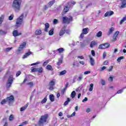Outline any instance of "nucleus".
Here are the masks:
<instances>
[{
    "mask_svg": "<svg viewBox=\"0 0 126 126\" xmlns=\"http://www.w3.org/2000/svg\"><path fill=\"white\" fill-rule=\"evenodd\" d=\"M58 23H59V20L56 19H54L53 24H54V25H56V24H58Z\"/></svg>",
    "mask_w": 126,
    "mask_h": 126,
    "instance_id": "nucleus-46",
    "label": "nucleus"
},
{
    "mask_svg": "<svg viewBox=\"0 0 126 126\" xmlns=\"http://www.w3.org/2000/svg\"><path fill=\"white\" fill-rule=\"evenodd\" d=\"M69 8H70V7L68 5V3H67L66 4H65L64 8L63 9V11L64 13L66 12H68V10H69Z\"/></svg>",
    "mask_w": 126,
    "mask_h": 126,
    "instance_id": "nucleus-11",
    "label": "nucleus"
},
{
    "mask_svg": "<svg viewBox=\"0 0 126 126\" xmlns=\"http://www.w3.org/2000/svg\"><path fill=\"white\" fill-rule=\"evenodd\" d=\"M90 63L91 65L93 66L95 64V62H94V59L92 57H90Z\"/></svg>",
    "mask_w": 126,
    "mask_h": 126,
    "instance_id": "nucleus-27",
    "label": "nucleus"
},
{
    "mask_svg": "<svg viewBox=\"0 0 126 126\" xmlns=\"http://www.w3.org/2000/svg\"><path fill=\"white\" fill-rule=\"evenodd\" d=\"M49 36H53L54 35V29H51L48 32Z\"/></svg>",
    "mask_w": 126,
    "mask_h": 126,
    "instance_id": "nucleus-26",
    "label": "nucleus"
},
{
    "mask_svg": "<svg viewBox=\"0 0 126 126\" xmlns=\"http://www.w3.org/2000/svg\"><path fill=\"white\" fill-rule=\"evenodd\" d=\"M113 79H114V77H113L110 76L109 78V81H113Z\"/></svg>",
    "mask_w": 126,
    "mask_h": 126,
    "instance_id": "nucleus-64",
    "label": "nucleus"
},
{
    "mask_svg": "<svg viewBox=\"0 0 126 126\" xmlns=\"http://www.w3.org/2000/svg\"><path fill=\"white\" fill-rule=\"evenodd\" d=\"M101 83L102 86H104L106 84V82L103 79L101 80Z\"/></svg>",
    "mask_w": 126,
    "mask_h": 126,
    "instance_id": "nucleus-49",
    "label": "nucleus"
},
{
    "mask_svg": "<svg viewBox=\"0 0 126 126\" xmlns=\"http://www.w3.org/2000/svg\"><path fill=\"white\" fill-rule=\"evenodd\" d=\"M70 96L71 97V98H73L75 97V96H76V93L75 92V91H73L71 94H70Z\"/></svg>",
    "mask_w": 126,
    "mask_h": 126,
    "instance_id": "nucleus-28",
    "label": "nucleus"
},
{
    "mask_svg": "<svg viewBox=\"0 0 126 126\" xmlns=\"http://www.w3.org/2000/svg\"><path fill=\"white\" fill-rule=\"evenodd\" d=\"M71 101V99H70V98L68 97L67 98V100L64 102V106H66V105H68V103H69V102H70Z\"/></svg>",
    "mask_w": 126,
    "mask_h": 126,
    "instance_id": "nucleus-22",
    "label": "nucleus"
},
{
    "mask_svg": "<svg viewBox=\"0 0 126 126\" xmlns=\"http://www.w3.org/2000/svg\"><path fill=\"white\" fill-rule=\"evenodd\" d=\"M27 107H28V104H26L24 107H21L20 108L21 112H23V111H25L26 109L27 108Z\"/></svg>",
    "mask_w": 126,
    "mask_h": 126,
    "instance_id": "nucleus-23",
    "label": "nucleus"
},
{
    "mask_svg": "<svg viewBox=\"0 0 126 126\" xmlns=\"http://www.w3.org/2000/svg\"><path fill=\"white\" fill-rule=\"evenodd\" d=\"M26 46V42H24L22 43L21 45H20V46L18 48V49L17 50V54H20V52L23 50L24 48H25Z\"/></svg>",
    "mask_w": 126,
    "mask_h": 126,
    "instance_id": "nucleus-6",
    "label": "nucleus"
},
{
    "mask_svg": "<svg viewBox=\"0 0 126 126\" xmlns=\"http://www.w3.org/2000/svg\"><path fill=\"white\" fill-rule=\"evenodd\" d=\"M4 16L3 15H1L0 17V24H1L2 23V21H3V18Z\"/></svg>",
    "mask_w": 126,
    "mask_h": 126,
    "instance_id": "nucleus-44",
    "label": "nucleus"
},
{
    "mask_svg": "<svg viewBox=\"0 0 126 126\" xmlns=\"http://www.w3.org/2000/svg\"><path fill=\"white\" fill-rule=\"evenodd\" d=\"M117 35H113V41H117Z\"/></svg>",
    "mask_w": 126,
    "mask_h": 126,
    "instance_id": "nucleus-59",
    "label": "nucleus"
},
{
    "mask_svg": "<svg viewBox=\"0 0 126 126\" xmlns=\"http://www.w3.org/2000/svg\"><path fill=\"white\" fill-rule=\"evenodd\" d=\"M55 2H56V1L55 0H51L49 2H48V5L49 6V7H51V6H52V5H53V4L55 3Z\"/></svg>",
    "mask_w": 126,
    "mask_h": 126,
    "instance_id": "nucleus-24",
    "label": "nucleus"
},
{
    "mask_svg": "<svg viewBox=\"0 0 126 126\" xmlns=\"http://www.w3.org/2000/svg\"><path fill=\"white\" fill-rule=\"evenodd\" d=\"M20 74H21V72H20V71H19L17 72L16 73V77H18L19 76V75H20Z\"/></svg>",
    "mask_w": 126,
    "mask_h": 126,
    "instance_id": "nucleus-56",
    "label": "nucleus"
},
{
    "mask_svg": "<svg viewBox=\"0 0 126 126\" xmlns=\"http://www.w3.org/2000/svg\"><path fill=\"white\" fill-rule=\"evenodd\" d=\"M25 125H27V121H25L24 122H23L22 124H21V126H25Z\"/></svg>",
    "mask_w": 126,
    "mask_h": 126,
    "instance_id": "nucleus-58",
    "label": "nucleus"
},
{
    "mask_svg": "<svg viewBox=\"0 0 126 126\" xmlns=\"http://www.w3.org/2000/svg\"><path fill=\"white\" fill-rule=\"evenodd\" d=\"M49 7H50V6L49 5L48 6V5H45L44 6V9L45 10H47V9H48V8H49Z\"/></svg>",
    "mask_w": 126,
    "mask_h": 126,
    "instance_id": "nucleus-61",
    "label": "nucleus"
},
{
    "mask_svg": "<svg viewBox=\"0 0 126 126\" xmlns=\"http://www.w3.org/2000/svg\"><path fill=\"white\" fill-rule=\"evenodd\" d=\"M49 99L51 102H54L55 101V96L54 94H50L49 95Z\"/></svg>",
    "mask_w": 126,
    "mask_h": 126,
    "instance_id": "nucleus-21",
    "label": "nucleus"
},
{
    "mask_svg": "<svg viewBox=\"0 0 126 126\" xmlns=\"http://www.w3.org/2000/svg\"><path fill=\"white\" fill-rule=\"evenodd\" d=\"M45 29H44V31L45 32H48V29H49V28L50 27V24H49V23H46L45 24Z\"/></svg>",
    "mask_w": 126,
    "mask_h": 126,
    "instance_id": "nucleus-19",
    "label": "nucleus"
},
{
    "mask_svg": "<svg viewBox=\"0 0 126 126\" xmlns=\"http://www.w3.org/2000/svg\"><path fill=\"white\" fill-rule=\"evenodd\" d=\"M49 85L50 87L48 88L49 90H54V86L56 85V82L55 81V80L51 81L49 83Z\"/></svg>",
    "mask_w": 126,
    "mask_h": 126,
    "instance_id": "nucleus-7",
    "label": "nucleus"
},
{
    "mask_svg": "<svg viewBox=\"0 0 126 126\" xmlns=\"http://www.w3.org/2000/svg\"><path fill=\"white\" fill-rule=\"evenodd\" d=\"M113 66H109V68L108 69V71L109 72H111L112 71V70H113Z\"/></svg>",
    "mask_w": 126,
    "mask_h": 126,
    "instance_id": "nucleus-52",
    "label": "nucleus"
},
{
    "mask_svg": "<svg viewBox=\"0 0 126 126\" xmlns=\"http://www.w3.org/2000/svg\"><path fill=\"white\" fill-rule=\"evenodd\" d=\"M87 30H88V28L83 29L82 30L83 33L84 34H87V33H88V32L87 31Z\"/></svg>",
    "mask_w": 126,
    "mask_h": 126,
    "instance_id": "nucleus-40",
    "label": "nucleus"
},
{
    "mask_svg": "<svg viewBox=\"0 0 126 126\" xmlns=\"http://www.w3.org/2000/svg\"><path fill=\"white\" fill-rule=\"evenodd\" d=\"M122 1V5L120 6V8H124L126 7V0H121Z\"/></svg>",
    "mask_w": 126,
    "mask_h": 126,
    "instance_id": "nucleus-16",
    "label": "nucleus"
},
{
    "mask_svg": "<svg viewBox=\"0 0 126 126\" xmlns=\"http://www.w3.org/2000/svg\"><path fill=\"white\" fill-rule=\"evenodd\" d=\"M14 119V117H13V115H11L9 116V121H10V122H11V121H13Z\"/></svg>",
    "mask_w": 126,
    "mask_h": 126,
    "instance_id": "nucleus-47",
    "label": "nucleus"
},
{
    "mask_svg": "<svg viewBox=\"0 0 126 126\" xmlns=\"http://www.w3.org/2000/svg\"><path fill=\"white\" fill-rule=\"evenodd\" d=\"M12 83H13V76L11 75L8 78L6 87H7V88H10L11 87V84H12Z\"/></svg>",
    "mask_w": 126,
    "mask_h": 126,
    "instance_id": "nucleus-5",
    "label": "nucleus"
},
{
    "mask_svg": "<svg viewBox=\"0 0 126 126\" xmlns=\"http://www.w3.org/2000/svg\"><path fill=\"white\" fill-rule=\"evenodd\" d=\"M126 87H124L123 88L122 90H120L117 92V93L116 94H122V93H123V92H124V90L126 89Z\"/></svg>",
    "mask_w": 126,
    "mask_h": 126,
    "instance_id": "nucleus-31",
    "label": "nucleus"
},
{
    "mask_svg": "<svg viewBox=\"0 0 126 126\" xmlns=\"http://www.w3.org/2000/svg\"><path fill=\"white\" fill-rule=\"evenodd\" d=\"M80 5L81 6V8H82L83 7H84L85 5H86V3H85V2H81L80 3Z\"/></svg>",
    "mask_w": 126,
    "mask_h": 126,
    "instance_id": "nucleus-36",
    "label": "nucleus"
},
{
    "mask_svg": "<svg viewBox=\"0 0 126 126\" xmlns=\"http://www.w3.org/2000/svg\"><path fill=\"white\" fill-rule=\"evenodd\" d=\"M114 31H115V28L111 27L110 29H109V30L108 31L107 35L110 36L111 34H113V32H114Z\"/></svg>",
    "mask_w": 126,
    "mask_h": 126,
    "instance_id": "nucleus-13",
    "label": "nucleus"
},
{
    "mask_svg": "<svg viewBox=\"0 0 126 126\" xmlns=\"http://www.w3.org/2000/svg\"><path fill=\"white\" fill-rule=\"evenodd\" d=\"M57 51H58L59 53L60 54H61V53H63V51H64V49L63 48H61L57 49Z\"/></svg>",
    "mask_w": 126,
    "mask_h": 126,
    "instance_id": "nucleus-42",
    "label": "nucleus"
},
{
    "mask_svg": "<svg viewBox=\"0 0 126 126\" xmlns=\"http://www.w3.org/2000/svg\"><path fill=\"white\" fill-rule=\"evenodd\" d=\"M27 85H29L30 87H33L34 86V83L33 82H30L27 84Z\"/></svg>",
    "mask_w": 126,
    "mask_h": 126,
    "instance_id": "nucleus-37",
    "label": "nucleus"
},
{
    "mask_svg": "<svg viewBox=\"0 0 126 126\" xmlns=\"http://www.w3.org/2000/svg\"><path fill=\"white\" fill-rule=\"evenodd\" d=\"M65 90H66V89H65L64 88V89L61 91L62 94H64V93L65 92Z\"/></svg>",
    "mask_w": 126,
    "mask_h": 126,
    "instance_id": "nucleus-63",
    "label": "nucleus"
},
{
    "mask_svg": "<svg viewBox=\"0 0 126 126\" xmlns=\"http://www.w3.org/2000/svg\"><path fill=\"white\" fill-rule=\"evenodd\" d=\"M96 37H98V38H100V37H102V32H98V33L96 34Z\"/></svg>",
    "mask_w": 126,
    "mask_h": 126,
    "instance_id": "nucleus-39",
    "label": "nucleus"
},
{
    "mask_svg": "<svg viewBox=\"0 0 126 126\" xmlns=\"http://www.w3.org/2000/svg\"><path fill=\"white\" fill-rule=\"evenodd\" d=\"M46 69H48V70H51L53 71L54 69H53V67H52V65H47L46 66Z\"/></svg>",
    "mask_w": 126,
    "mask_h": 126,
    "instance_id": "nucleus-30",
    "label": "nucleus"
},
{
    "mask_svg": "<svg viewBox=\"0 0 126 126\" xmlns=\"http://www.w3.org/2000/svg\"><path fill=\"white\" fill-rule=\"evenodd\" d=\"M68 5L71 7V6H73V5H74L75 4H76V2L73 1V0H71L69 2H68V3H67Z\"/></svg>",
    "mask_w": 126,
    "mask_h": 126,
    "instance_id": "nucleus-18",
    "label": "nucleus"
},
{
    "mask_svg": "<svg viewBox=\"0 0 126 126\" xmlns=\"http://www.w3.org/2000/svg\"><path fill=\"white\" fill-rule=\"evenodd\" d=\"M62 19L63 23L64 24H65V23H66L67 24H69L70 22L73 21V19L71 16H69V18L67 17H63Z\"/></svg>",
    "mask_w": 126,
    "mask_h": 126,
    "instance_id": "nucleus-4",
    "label": "nucleus"
},
{
    "mask_svg": "<svg viewBox=\"0 0 126 126\" xmlns=\"http://www.w3.org/2000/svg\"><path fill=\"white\" fill-rule=\"evenodd\" d=\"M6 102H7L6 99H3L1 101V105H3V104H5V103H6Z\"/></svg>",
    "mask_w": 126,
    "mask_h": 126,
    "instance_id": "nucleus-50",
    "label": "nucleus"
},
{
    "mask_svg": "<svg viewBox=\"0 0 126 126\" xmlns=\"http://www.w3.org/2000/svg\"><path fill=\"white\" fill-rule=\"evenodd\" d=\"M63 56H62L58 60L57 65H61V64L63 63Z\"/></svg>",
    "mask_w": 126,
    "mask_h": 126,
    "instance_id": "nucleus-17",
    "label": "nucleus"
},
{
    "mask_svg": "<svg viewBox=\"0 0 126 126\" xmlns=\"http://www.w3.org/2000/svg\"><path fill=\"white\" fill-rule=\"evenodd\" d=\"M80 44H81V47L82 48H84V47H86V46H87V45H88V44L85 42V41H84V42H80Z\"/></svg>",
    "mask_w": 126,
    "mask_h": 126,
    "instance_id": "nucleus-25",
    "label": "nucleus"
},
{
    "mask_svg": "<svg viewBox=\"0 0 126 126\" xmlns=\"http://www.w3.org/2000/svg\"><path fill=\"white\" fill-rule=\"evenodd\" d=\"M124 56H121V57L118 58L117 59L118 63H121V61H122V60H124Z\"/></svg>",
    "mask_w": 126,
    "mask_h": 126,
    "instance_id": "nucleus-41",
    "label": "nucleus"
},
{
    "mask_svg": "<svg viewBox=\"0 0 126 126\" xmlns=\"http://www.w3.org/2000/svg\"><path fill=\"white\" fill-rule=\"evenodd\" d=\"M35 35H41L42 34V31L41 30H37L35 32Z\"/></svg>",
    "mask_w": 126,
    "mask_h": 126,
    "instance_id": "nucleus-29",
    "label": "nucleus"
},
{
    "mask_svg": "<svg viewBox=\"0 0 126 126\" xmlns=\"http://www.w3.org/2000/svg\"><path fill=\"white\" fill-rule=\"evenodd\" d=\"M126 17H124L123 18V19H122V20L120 21V25H122V24H123V23H124V22L125 21H126Z\"/></svg>",
    "mask_w": 126,
    "mask_h": 126,
    "instance_id": "nucleus-34",
    "label": "nucleus"
},
{
    "mask_svg": "<svg viewBox=\"0 0 126 126\" xmlns=\"http://www.w3.org/2000/svg\"><path fill=\"white\" fill-rule=\"evenodd\" d=\"M47 102V96H46L41 102V104H44Z\"/></svg>",
    "mask_w": 126,
    "mask_h": 126,
    "instance_id": "nucleus-45",
    "label": "nucleus"
},
{
    "mask_svg": "<svg viewBox=\"0 0 126 126\" xmlns=\"http://www.w3.org/2000/svg\"><path fill=\"white\" fill-rule=\"evenodd\" d=\"M7 33V32L0 30V35H5Z\"/></svg>",
    "mask_w": 126,
    "mask_h": 126,
    "instance_id": "nucleus-32",
    "label": "nucleus"
},
{
    "mask_svg": "<svg viewBox=\"0 0 126 126\" xmlns=\"http://www.w3.org/2000/svg\"><path fill=\"white\" fill-rule=\"evenodd\" d=\"M94 85L93 83L90 84V88L89 89V91L90 92H91L92 91H93V87H94Z\"/></svg>",
    "mask_w": 126,
    "mask_h": 126,
    "instance_id": "nucleus-33",
    "label": "nucleus"
},
{
    "mask_svg": "<svg viewBox=\"0 0 126 126\" xmlns=\"http://www.w3.org/2000/svg\"><path fill=\"white\" fill-rule=\"evenodd\" d=\"M83 79V75L80 74L79 76L77 79V80L78 81H81V80H82Z\"/></svg>",
    "mask_w": 126,
    "mask_h": 126,
    "instance_id": "nucleus-35",
    "label": "nucleus"
},
{
    "mask_svg": "<svg viewBox=\"0 0 126 126\" xmlns=\"http://www.w3.org/2000/svg\"><path fill=\"white\" fill-rule=\"evenodd\" d=\"M14 16H13V15H11L9 17V20H12V19H13V17Z\"/></svg>",
    "mask_w": 126,
    "mask_h": 126,
    "instance_id": "nucleus-53",
    "label": "nucleus"
},
{
    "mask_svg": "<svg viewBox=\"0 0 126 126\" xmlns=\"http://www.w3.org/2000/svg\"><path fill=\"white\" fill-rule=\"evenodd\" d=\"M64 33H65V27H63L61 30L59 35L60 36H63L64 35Z\"/></svg>",
    "mask_w": 126,
    "mask_h": 126,
    "instance_id": "nucleus-12",
    "label": "nucleus"
},
{
    "mask_svg": "<svg viewBox=\"0 0 126 126\" xmlns=\"http://www.w3.org/2000/svg\"><path fill=\"white\" fill-rule=\"evenodd\" d=\"M22 0H14L12 4V7L15 12H19L21 10V3Z\"/></svg>",
    "mask_w": 126,
    "mask_h": 126,
    "instance_id": "nucleus-1",
    "label": "nucleus"
},
{
    "mask_svg": "<svg viewBox=\"0 0 126 126\" xmlns=\"http://www.w3.org/2000/svg\"><path fill=\"white\" fill-rule=\"evenodd\" d=\"M91 71H86L84 72V74L86 75V74H89V73H91Z\"/></svg>",
    "mask_w": 126,
    "mask_h": 126,
    "instance_id": "nucleus-57",
    "label": "nucleus"
},
{
    "mask_svg": "<svg viewBox=\"0 0 126 126\" xmlns=\"http://www.w3.org/2000/svg\"><path fill=\"white\" fill-rule=\"evenodd\" d=\"M37 71L39 72V73H42V72H43V68H37Z\"/></svg>",
    "mask_w": 126,
    "mask_h": 126,
    "instance_id": "nucleus-43",
    "label": "nucleus"
},
{
    "mask_svg": "<svg viewBox=\"0 0 126 126\" xmlns=\"http://www.w3.org/2000/svg\"><path fill=\"white\" fill-rule=\"evenodd\" d=\"M66 73V70H64L61 72H60L59 75L62 76V75H64Z\"/></svg>",
    "mask_w": 126,
    "mask_h": 126,
    "instance_id": "nucleus-38",
    "label": "nucleus"
},
{
    "mask_svg": "<svg viewBox=\"0 0 126 126\" xmlns=\"http://www.w3.org/2000/svg\"><path fill=\"white\" fill-rule=\"evenodd\" d=\"M113 14H114V11H108L104 14V16L105 17H107V16H111V15H113Z\"/></svg>",
    "mask_w": 126,
    "mask_h": 126,
    "instance_id": "nucleus-15",
    "label": "nucleus"
},
{
    "mask_svg": "<svg viewBox=\"0 0 126 126\" xmlns=\"http://www.w3.org/2000/svg\"><path fill=\"white\" fill-rule=\"evenodd\" d=\"M40 63V62H36L35 63H33L32 64H31V65H36V64H39Z\"/></svg>",
    "mask_w": 126,
    "mask_h": 126,
    "instance_id": "nucleus-60",
    "label": "nucleus"
},
{
    "mask_svg": "<svg viewBox=\"0 0 126 126\" xmlns=\"http://www.w3.org/2000/svg\"><path fill=\"white\" fill-rule=\"evenodd\" d=\"M84 34L83 32H82L80 36V38L82 39L83 38V37H84Z\"/></svg>",
    "mask_w": 126,
    "mask_h": 126,
    "instance_id": "nucleus-55",
    "label": "nucleus"
},
{
    "mask_svg": "<svg viewBox=\"0 0 126 126\" xmlns=\"http://www.w3.org/2000/svg\"><path fill=\"white\" fill-rule=\"evenodd\" d=\"M96 45H97V42L95 41H93L91 42L90 47L91 48H93V47H94V46H96Z\"/></svg>",
    "mask_w": 126,
    "mask_h": 126,
    "instance_id": "nucleus-20",
    "label": "nucleus"
},
{
    "mask_svg": "<svg viewBox=\"0 0 126 126\" xmlns=\"http://www.w3.org/2000/svg\"><path fill=\"white\" fill-rule=\"evenodd\" d=\"M23 17H24V13L22 14L19 18L17 19L16 27H20V26H21V24H22L23 22Z\"/></svg>",
    "mask_w": 126,
    "mask_h": 126,
    "instance_id": "nucleus-3",
    "label": "nucleus"
},
{
    "mask_svg": "<svg viewBox=\"0 0 126 126\" xmlns=\"http://www.w3.org/2000/svg\"><path fill=\"white\" fill-rule=\"evenodd\" d=\"M48 63H49V61L47 60L43 63V66L47 65V64H48Z\"/></svg>",
    "mask_w": 126,
    "mask_h": 126,
    "instance_id": "nucleus-51",
    "label": "nucleus"
},
{
    "mask_svg": "<svg viewBox=\"0 0 126 126\" xmlns=\"http://www.w3.org/2000/svg\"><path fill=\"white\" fill-rule=\"evenodd\" d=\"M110 47V43H105L103 44H100L98 47L99 49H108Z\"/></svg>",
    "mask_w": 126,
    "mask_h": 126,
    "instance_id": "nucleus-8",
    "label": "nucleus"
},
{
    "mask_svg": "<svg viewBox=\"0 0 126 126\" xmlns=\"http://www.w3.org/2000/svg\"><path fill=\"white\" fill-rule=\"evenodd\" d=\"M91 53H92V56H93V57H94V56H95V51L92 50Z\"/></svg>",
    "mask_w": 126,
    "mask_h": 126,
    "instance_id": "nucleus-62",
    "label": "nucleus"
},
{
    "mask_svg": "<svg viewBox=\"0 0 126 126\" xmlns=\"http://www.w3.org/2000/svg\"><path fill=\"white\" fill-rule=\"evenodd\" d=\"M7 100V102L8 103H11V102H14V96L13 95H10V96L8 97L6 99Z\"/></svg>",
    "mask_w": 126,
    "mask_h": 126,
    "instance_id": "nucleus-9",
    "label": "nucleus"
},
{
    "mask_svg": "<svg viewBox=\"0 0 126 126\" xmlns=\"http://www.w3.org/2000/svg\"><path fill=\"white\" fill-rule=\"evenodd\" d=\"M22 33L21 32H18L17 30H14L13 32V36L14 37H17V36H20Z\"/></svg>",
    "mask_w": 126,
    "mask_h": 126,
    "instance_id": "nucleus-10",
    "label": "nucleus"
},
{
    "mask_svg": "<svg viewBox=\"0 0 126 126\" xmlns=\"http://www.w3.org/2000/svg\"><path fill=\"white\" fill-rule=\"evenodd\" d=\"M38 71V68H33L32 69V72H36Z\"/></svg>",
    "mask_w": 126,
    "mask_h": 126,
    "instance_id": "nucleus-48",
    "label": "nucleus"
},
{
    "mask_svg": "<svg viewBox=\"0 0 126 126\" xmlns=\"http://www.w3.org/2000/svg\"><path fill=\"white\" fill-rule=\"evenodd\" d=\"M32 53L31 51H29V52L26 53L23 57H22V59L23 60H24V59H26L27 58H28V57H29V56H30V55H32Z\"/></svg>",
    "mask_w": 126,
    "mask_h": 126,
    "instance_id": "nucleus-14",
    "label": "nucleus"
},
{
    "mask_svg": "<svg viewBox=\"0 0 126 126\" xmlns=\"http://www.w3.org/2000/svg\"><path fill=\"white\" fill-rule=\"evenodd\" d=\"M48 118H49V114H46L44 115L41 116L38 122L39 125H42L44 124V123H46L47 120H48Z\"/></svg>",
    "mask_w": 126,
    "mask_h": 126,
    "instance_id": "nucleus-2",
    "label": "nucleus"
},
{
    "mask_svg": "<svg viewBox=\"0 0 126 126\" xmlns=\"http://www.w3.org/2000/svg\"><path fill=\"white\" fill-rule=\"evenodd\" d=\"M106 57H107V53H106V52H104L103 53V59H105V58H106Z\"/></svg>",
    "mask_w": 126,
    "mask_h": 126,
    "instance_id": "nucleus-54",
    "label": "nucleus"
}]
</instances>
